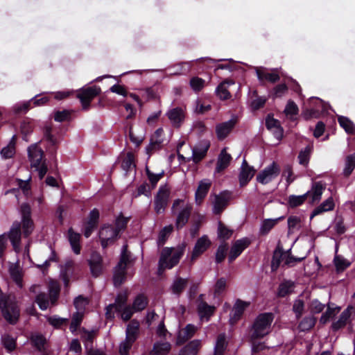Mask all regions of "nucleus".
Instances as JSON below:
<instances>
[{
	"label": "nucleus",
	"instance_id": "1",
	"mask_svg": "<svg viewBox=\"0 0 355 355\" xmlns=\"http://www.w3.org/2000/svg\"><path fill=\"white\" fill-rule=\"evenodd\" d=\"M185 245H180L175 248H165L161 252L159 261V272L165 269H171L178 264L184 254Z\"/></svg>",
	"mask_w": 355,
	"mask_h": 355
},
{
	"label": "nucleus",
	"instance_id": "2",
	"mask_svg": "<svg viewBox=\"0 0 355 355\" xmlns=\"http://www.w3.org/2000/svg\"><path fill=\"white\" fill-rule=\"evenodd\" d=\"M28 152L31 167L38 172L40 178L42 179L47 172V166L43 159V150L37 144H34L28 148Z\"/></svg>",
	"mask_w": 355,
	"mask_h": 355
},
{
	"label": "nucleus",
	"instance_id": "3",
	"mask_svg": "<svg viewBox=\"0 0 355 355\" xmlns=\"http://www.w3.org/2000/svg\"><path fill=\"white\" fill-rule=\"evenodd\" d=\"M28 152L31 167L38 172L40 178L42 179L47 172V166L43 159V150L37 144H34L28 148Z\"/></svg>",
	"mask_w": 355,
	"mask_h": 355
},
{
	"label": "nucleus",
	"instance_id": "4",
	"mask_svg": "<svg viewBox=\"0 0 355 355\" xmlns=\"http://www.w3.org/2000/svg\"><path fill=\"white\" fill-rule=\"evenodd\" d=\"M273 316L271 313H261L257 316L252 329L251 338H263L270 331Z\"/></svg>",
	"mask_w": 355,
	"mask_h": 355
},
{
	"label": "nucleus",
	"instance_id": "5",
	"mask_svg": "<svg viewBox=\"0 0 355 355\" xmlns=\"http://www.w3.org/2000/svg\"><path fill=\"white\" fill-rule=\"evenodd\" d=\"M129 261V256L127 253V245H123L120 261L114 271L113 280L116 286H120L125 280V268Z\"/></svg>",
	"mask_w": 355,
	"mask_h": 355
},
{
	"label": "nucleus",
	"instance_id": "6",
	"mask_svg": "<svg viewBox=\"0 0 355 355\" xmlns=\"http://www.w3.org/2000/svg\"><path fill=\"white\" fill-rule=\"evenodd\" d=\"M184 142L180 143L177 147L178 156L180 160L187 162L192 159L194 162L198 163L201 161L207 154V150L209 147L208 144H205L202 146L196 147L191 150V156H184L181 153L180 148L183 146Z\"/></svg>",
	"mask_w": 355,
	"mask_h": 355
},
{
	"label": "nucleus",
	"instance_id": "7",
	"mask_svg": "<svg viewBox=\"0 0 355 355\" xmlns=\"http://www.w3.org/2000/svg\"><path fill=\"white\" fill-rule=\"evenodd\" d=\"M279 173V166L273 162L257 175V180L262 184H266L277 178Z\"/></svg>",
	"mask_w": 355,
	"mask_h": 355
},
{
	"label": "nucleus",
	"instance_id": "8",
	"mask_svg": "<svg viewBox=\"0 0 355 355\" xmlns=\"http://www.w3.org/2000/svg\"><path fill=\"white\" fill-rule=\"evenodd\" d=\"M31 207L28 204H22L20 207L21 215V225L23 234L24 236H28L33 231L34 224L31 218Z\"/></svg>",
	"mask_w": 355,
	"mask_h": 355
},
{
	"label": "nucleus",
	"instance_id": "9",
	"mask_svg": "<svg viewBox=\"0 0 355 355\" xmlns=\"http://www.w3.org/2000/svg\"><path fill=\"white\" fill-rule=\"evenodd\" d=\"M170 189L166 185L160 187L155 199V209L157 214L162 213L168 200Z\"/></svg>",
	"mask_w": 355,
	"mask_h": 355
},
{
	"label": "nucleus",
	"instance_id": "10",
	"mask_svg": "<svg viewBox=\"0 0 355 355\" xmlns=\"http://www.w3.org/2000/svg\"><path fill=\"white\" fill-rule=\"evenodd\" d=\"M119 234L118 230L111 225H104L99 231V238L103 248L112 243Z\"/></svg>",
	"mask_w": 355,
	"mask_h": 355
},
{
	"label": "nucleus",
	"instance_id": "11",
	"mask_svg": "<svg viewBox=\"0 0 355 355\" xmlns=\"http://www.w3.org/2000/svg\"><path fill=\"white\" fill-rule=\"evenodd\" d=\"M6 236L9 239L15 251L19 252L21 238V224L17 221L14 222L9 232L6 234Z\"/></svg>",
	"mask_w": 355,
	"mask_h": 355
},
{
	"label": "nucleus",
	"instance_id": "12",
	"mask_svg": "<svg viewBox=\"0 0 355 355\" xmlns=\"http://www.w3.org/2000/svg\"><path fill=\"white\" fill-rule=\"evenodd\" d=\"M250 302L237 300L234 304L230 315V322L235 324L243 314L245 310L249 306Z\"/></svg>",
	"mask_w": 355,
	"mask_h": 355
},
{
	"label": "nucleus",
	"instance_id": "13",
	"mask_svg": "<svg viewBox=\"0 0 355 355\" xmlns=\"http://www.w3.org/2000/svg\"><path fill=\"white\" fill-rule=\"evenodd\" d=\"M210 245L211 241L207 236H202L198 239L193 248L191 256V261L193 262L196 260L203 252L207 250Z\"/></svg>",
	"mask_w": 355,
	"mask_h": 355
},
{
	"label": "nucleus",
	"instance_id": "14",
	"mask_svg": "<svg viewBox=\"0 0 355 355\" xmlns=\"http://www.w3.org/2000/svg\"><path fill=\"white\" fill-rule=\"evenodd\" d=\"M100 92V89L97 87H91L83 89L78 95L83 109H87L89 103Z\"/></svg>",
	"mask_w": 355,
	"mask_h": 355
},
{
	"label": "nucleus",
	"instance_id": "15",
	"mask_svg": "<svg viewBox=\"0 0 355 355\" xmlns=\"http://www.w3.org/2000/svg\"><path fill=\"white\" fill-rule=\"evenodd\" d=\"M128 298V294L126 292L121 293L118 295L116 298L115 303L110 304L107 307L106 316L107 318H114L113 311H121L123 306H126L125 303Z\"/></svg>",
	"mask_w": 355,
	"mask_h": 355
},
{
	"label": "nucleus",
	"instance_id": "16",
	"mask_svg": "<svg viewBox=\"0 0 355 355\" xmlns=\"http://www.w3.org/2000/svg\"><path fill=\"white\" fill-rule=\"evenodd\" d=\"M90 271L93 276H99L103 270V259L100 254L93 252L88 259Z\"/></svg>",
	"mask_w": 355,
	"mask_h": 355
},
{
	"label": "nucleus",
	"instance_id": "17",
	"mask_svg": "<svg viewBox=\"0 0 355 355\" xmlns=\"http://www.w3.org/2000/svg\"><path fill=\"white\" fill-rule=\"evenodd\" d=\"M326 185L322 182H315L312 184L311 189L306 193L307 198L311 203L318 202L322 197L323 191L325 190Z\"/></svg>",
	"mask_w": 355,
	"mask_h": 355
},
{
	"label": "nucleus",
	"instance_id": "18",
	"mask_svg": "<svg viewBox=\"0 0 355 355\" xmlns=\"http://www.w3.org/2000/svg\"><path fill=\"white\" fill-rule=\"evenodd\" d=\"M236 123V118H232L227 121L216 125V132L218 139H224L231 132Z\"/></svg>",
	"mask_w": 355,
	"mask_h": 355
},
{
	"label": "nucleus",
	"instance_id": "19",
	"mask_svg": "<svg viewBox=\"0 0 355 355\" xmlns=\"http://www.w3.org/2000/svg\"><path fill=\"white\" fill-rule=\"evenodd\" d=\"M230 199V193L227 192L220 193L218 195L214 196L213 201V212L215 214H218L223 211V210L227 205L228 201Z\"/></svg>",
	"mask_w": 355,
	"mask_h": 355
},
{
	"label": "nucleus",
	"instance_id": "20",
	"mask_svg": "<svg viewBox=\"0 0 355 355\" xmlns=\"http://www.w3.org/2000/svg\"><path fill=\"white\" fill-rule=\"evenodd\" d=\"M166 115L174 127H180L185 117L184 110L181 107H174L169 110Z\"/></svg>",
	"mask_w": 355,
	"mask_h": 355
},
{
	"label": "nucleus",
	"instance_id": "21",
	"mask_svg": "<svg viewBox=\"0 0 355 355\" xmlns=\"http://www.w3.org/2000/svg\"><path fill=\"white\" fill-rule=\"evenodd\" d=\"M211 185V182L207 179L202 180L199 182L195 194V201L197 205H200L202 203L203 199L207 196Z\"/></svg>",
	"mask_w": 355,
	"mask_h": 355
},
{
	"label": "nucleus",
	"instance_id": "22",
	"mask_svg": "<svg viewBox=\"0 0 355 355\" xmlns=\"http://www.w3.org/2000/svg\"><path fill=\"white\" fill-rule=\"evenodd\" d=\"M254 175V169L248 164L245 159H243L239 173V182L241 186L243 187L252 178Z\"/></svg>",
	"mask_w": 355,
	"mask_h": 355
},
{
	"label": "nucleus",
	"instance_id": "23",
	"mask_svg": "<svg viewBox=\"0 0 355 355\" xmlns=\"http://www.w3.org/2000/svg\"><path fill=\"white\" fill-rule=\"evenodd\" d=\"M250 241L247 239H242L236 241L232 245L229 259L230 261L234 260L241 252L249 245Z\"/></svg>",
	"mask_w": 355,
	"mask_h": 355
},
{
	"label": "nucleus",
	"instance_id": "24",
	"mask_svg": "<svg viewBox=\"0 0 355 355\" xmlns=\"http://www.w3.org/2000/svg\"><path fill=\"white\" fill-rule=\"evenodd\" d=\"M354 309L353 306H349L345 310H344L338 319L332 323L331 327L333 330L337 331L344 327L347 324Z\"/></svg>",
	"mask_w": 355,
	"mask_h": 355
},
{
	"label": "nucleus",
	"instance_id": "25",
	"mask_svg": "<svg viewBox=\"0 0 355 355\" xmlns=\"http://www.w3.org/2000/svg\"><path fill=\"white\" fill-rule=\"evenodd\" d=\"M231 159L230 154L227 153L226 148H223L218 157L215 173H220L225 170L229 166Z\"/></svg>",
	"mask_w": 355,
	"mask_h": 355
},
{
	"label": "nucleus",
	"instance_id": "26",
	"mask_svg": "<svg viewBox=\"0 0 355 355\" xmlns=\"http://www.w3.org/2000/svg\"><path fill=\"white\" fill-rule=\"evenodd\" d=\"M196 329L197 328L191 324H187L185 328L180 329L177 338V344L181 345L191 338L194 335Z\"/></svg>",
	"mask_w": 355,
	"mask_h": 355
},
{
	"label": "nucleus",
	"instance_id": "27",
	"mask_svg": "<svg viewBox=\"0 0 355 355\" xmlns=\"http://www.w3.org/2000/svg\"><path fill=\"white\" fill-rule=\"evenodd\" d=\"M266 127L270 130L277 139H280L283 136V129L279 125V122L272 117L268 116L266 121Z\"/></svg>",
	"mask_w": 355,
	"mask_h": 355
},
{
	"label": "nucleus",
	"instance_id": "28",
	"mask_svg": "<svg viewBox=\"0 0 355 355\" xmlns=\"http://www.w3.org/2000/svg\"><path fill=\"white\" fill-rule=\"evenodd\" d=\"M256 73L259 80H268L270 83H275L279 80V76L275 70L272 72H268L263 68H257Z\"/></svg>",
	"mask_w": 355,
	"mask_h": 355
},
{
	"label": "nucleus",
	"instance_id": "29",
	"mask_svg": "<svg viewBox=\"0 0 355 355\" xmlns=\"http://www.w3.org/2000/svg\"><path fill=\"white\" fill-rule=\"evenodd\" d=\"M200 347L201 340H193L181 349L179 355H197Z\"/></svg>",
	"mask_w": 355,
	"mask_h": 355
},
{
	"label": "nucleus",
	"instance_id": "30",
	"mask_svg": "<svg viewBox=\"0 0 355 355\" xmlns=\"http://www.w3.org/2000/svg\"><path fill=\"white\" fill-rule=\"evenodd\" d=\"M191 211V205L186 204L183 205V209L179 213L176 220V226L178 228L182 227L187 223Z\"/></svg>",
	"mask_w": 355,
	"mask_h": 355
},
{
	"label": "nucleus",
	"instance_id": "31",
	"mask_svg": "<svg viewBox=\"0 0 355 355\" xmlns=\"http://www.w3.org/2000/svg\"><path fill=\"white\" fill-rule=\"evenodd\" d=\"M334 207V202L331 197L327 198L326 200H324L320 206L316 207L312 214L311 215V218H313L314 216L325 211H331Z\"/></svg>",
	"mask_w": 355,
	"mask_h": 355
},
{
	"label": "nucleus",
	"instance_id": "32",
	"mask_svg": "<svg viewBox=\"0 0 355 355\" xmlns=\"http://www.w3.org/2000/svg\"><path fill=\"white\" fill-rule=\"evenodd\" d=\"M69 241L71 244V248L74 253L76 254L80 252V235L78 233L74 232L72 229H69L68 232Z\"/></svg>",
	"mask_w": 355,
	"mask_h": 355
},
{
	"label": "nucleus",
	"instance_id": "33",
	"mask_svg": "<svg viewBox=\"0 0 355 355\" xmlns=\"http://www.w3.org/2000/svg\"><path fill=\"white\" fill-rule=\"evenodd\" d=\"M198 309L200 319L208 320L209 317L214 313L215 307L208 305L206 302H201L198 304Z\"/></svg>",
	"mask_w": 355,
	"mask_h": 355
},
{
	"label": "nucleus",
	"instance_id": "34",
	"mask_svg": "<svg viewBox=\"0 0 355 355\" xmlns=\"http://www.w3.org/2000/svg\"><path fill=\"white\" fill-rule=\"evenodd\" d=\"M171 350V344L168 342H157L154 344L151 355H166Z\"/></svg>",
	"mask_w": 355,
	"mask_h": 355
},
{
	"label": "nucleus",
	"instance_id": "35",
	"mask_svg": "<svg viewBox=\"0 0 355 355\" xmlns=\"http://www.w3.org/2000/svg\"><path fill=\"white\" fill-rule=\"evenodd\" d=\"M233 81H225L221 83L216 89V93L218 97L222 100H226L231 97L230 93L228 91L230 85H234Z\"/></svg>",
	"mask_w": 355,
	"mask_h": 355
},
{
	"label": "nucleus",
	"instance_id": "36",
	"mask_svg": "<svg viewBox=\"0 0 355 355\" xmlns=\"http://www.w3.org/2000/svg\"><path fill=\"white\" fill-rule=\"evenodd\" d=\"M139 324L137 321H132L127 327L125 339L130 341H135L139 331Z\"/></svg>",
	"mask_w": 355,
	"mask_h": 355
},
{
	"label": "nucleus",
	"instance_id": "37",
	"mask_svg": "<svg viewBox=\"0 0 355 355\" xmlns=\"http://www.w3.org/2000/svg\"><path fill=\"white\" fill-rule=\"evenodd\" d=\"M227 345L225 334H220L216 339L213 355H224Z\"/></svg>",
	"mask_w": 355,
	"mask_h": 355
},
{
	"label": "nucleus",
	"instance_id": "38",
	"mask_svg": "<svg viewBox=\"0 0 355 355\" xmlns=\"http://www.w3.org/2000/svg\"><path fill=\"white\" fill-rule=\"evenodd\" d=\"M302 227L300 218L296 216H291L288 218V233L293 234L300 230Z\"/></svg>",
	"mask_w": 355,
	"mask_h": 355
},
{
	"label": "nucleus",
	"instance_id": "39",
	"mask_svg": "<svg viewBox=\"0 0 355 355\" xmlns=\"http://www.w3.org/2000/svg\"><path fill=\"white\" fill-rule=\"evenodd\" d=\"M295 285L293 282L285 281L282 282L278 289V295L279 297H285L293 291Z\"/></svg>",
	"mask_w": 355,
	"mask_h": 355
},
{
	"label": "nucleus",
	"instance_id": "40",
	"mask_svg": "<svg viewBox=\"0 0 355 355\" xmlns=\"http://www.w3.org/2000/svg\"><path fill=\"white\" fill-rule=\"evenodd\" d=\"M338 122L340 126L349 134L355 133V125L352 121L345 116H340L338 118Z\"/></svg>",
	"mask_w": 355,
	"mask_h": 355
},
{
	"label": "nucleus",
	"instance_id": "41",
	"mask_svg": "<svg viewBox=\"0 0 355 355\" xmlns=\"http://www.w3.org/2000/svg\"><path fill=\"white\" fill-rule=\"evenodd\" d=\"M282 218H278L275 219H266L264 220L261 225L260 227V232L262 234H268L270 230L278 223L279 220H281Z\"/></svg>",
	"mask_w": 355,
	"mask_h": 355
},
{
	"label": "nucleus",
	"instance_id": "42",
	"mask_svg": "<svg viewBox=\"0 0 355 355\" xmlns=\"http://www.w3.org/2000/svg\"><path fill=\"white\" fill-rule=\"evenodd\" d=\"M147 304V298L144 295H139L135 299L132 307L135 311H140L146 308Z\"/></svg>",
	"mask_w": 355,
	"mask_h": 355
},
{
	"label": "nucleus",
	"instance_id": "43",
	"mask_svg": "<svg viewBox=\"0 0 355 355\" xmlns=\"http://www.w3.org/2000/svg\"><path fill=\"white\" fill-rule=\"evenodd\" d=\"M340 311V307L339 306L331 307L330 306H329L325 313H323L322 315L321 316L320 322L322 323H326L331 318H334L336 315H337Z\"/></svg>",
	"mask_w": 355,
	"mask_h": 355
},
{
	"label": "nucleus",
	"instance_id": "44",
	"mask_svg": "<svg viewBox=\"0 0 355 355\" xmlns=\"http://www.w3.org/2000/svg\"><path fill=\"white\" fill-rule=\"evenodd\" d=\"M121 166L125 171H128L135 167L134 164V155L132 153H128L124 155Z\"/></svg>",
	"mask_w": 355,
	"mask_h": 355
},
{
	"label": "nucleus",
	"instance_id": "45",
	"mask_svg": "<svg viewBox=\"0 0 355 355\" xmlns=\"http://www.w3.org/2000/svg\"><path fill=\"white\" fill-rule=\"evenodd\" d=\"M60 292V286L56 281L51 280L49 282V295L51 304L56 301Z\"/></svg>",
	"mask_w": 355,
	"mask_h": 355
},
{
	"label": "nucleus",
	"instance_id": "46",
	"mask_svg": "<svg viewBox=\"0 0 355 355\" xmlns=\"http://www.w3.org/2000/svg\"><path fill=\"white\" fill-rule=\"evenodd\" d=\"M32 344L40 351L44 349L46 338L41 334H33L31 337Z\"/></svg>",
	"mask_w": 355,
	"mask_h": 355
},
{
	"label": "nucleus",
	"instance_id": "47",
	"mask_svg": "<svg viewBox=\"0 0 355 355\" xmlns=\"http://www.w3.org/2000/svg\"><path fill=\"white\" fill-rule=\"evenodd\" d=\"M9 270L12 279L16 282L19 287H22L21 272L20 269L17 266L12 265L10 267Z\"/></svg>",
	"mask_w": 355,
	"mask_h": 355
},
{
	"label": "nucleus",
	"instance_id": "48",
	"mask_svg": "<svg viewBox=\"0 0 355 355\" xmlns=\"http://www.w3.org/2000/svg\"><path fill=\"white\" fill-rule=\"evenodd\" d=\"M161 140L156 139L155 140H150V144L146 147V153L147 155V159H149L150 155L154 153L160 148Z\"/></svg>",
	"mask_w": 355,
	"mask_h": 355
},
{
	"label": "nucleus",
	"instance_id": "49",
	"mask_svg": "<svg viewBox=\"0 0 355 355\" xmlns=\"http://www.w3.org/2000/svg\"><path fill=\"white\" fill-rule=\"evenodd\" d=\"M196 104L195 112L198 114H205L211 108L209 103L201 100H197Z\"/></svg>",
	"mask_w": 355,
	"mask_h": 355
},
{
	"label": "nucleus",
	"instance_id": "50",
	"mask_svg": "<svg viewBox=\"0 0 355 355\" xmlns=\"http://www.w3.org/2000/svg\"><path fill=\"white\" fill-rule=\"evenodd\" d=\"M355 167V155H350L347 157L345 160V166L344 168V173L345 175H349L352 173Z\"/></svg>",
	"mask_w": 355,
	"mask_h": 355
},
{
	"label": "nucleus",
	"instance_id": "51",
	"mask_svg": "<svg viewBox=\"0 0 355 355\" xmlns=\"http://www.w3.org/2000/svg\"><path fill=\"white\" fill-rule=\"evenodd\" d=\"M187 280L185 279L179 278L176 279L172 285V291L173 293L179 294L185 288Z\"/></svg>",
	"mask_w": 355,
	"mask_h": 355
},
{
	"label": "nucleus",
	"instance_id": "52",
	"mask_svg": "<svg viewBox=\"0 0 355 355\" xmlns=\"http://www.w3.org/2000/svg\"><path fill=\"white\" fill-rule=\"evenodd\" d=\"M334 261L337 270H344L350 265V262L348 260L338 255L335 256Z\"/></svg>",
	"mask_w": 355,
	"mask_h": 355
},
{
	"label": "nucleus",
	"instance_id": "53",
	"mask_svg": "<svg viewBox=\"0 0 355 355\" xmlns=\"http://www.w3.org/2000/svg\"><path fill=\"white\" fill-rule=\"evenodd\" d=\"M173 227L171 225L164 227L159 234L157 243L159 245L164 244L166 239L171 233Z\"/></svg>",
	"mask_w": 355,
	"mask_h": 355
},
{
	"label": "nucleus",
	"instance_id": "54",
	"mask_svg": "<svg viewBox=\"0 0 355 355\" xmlns=\"http://www.w3.org/2000/svg\"><path fill=\"white\" fill-rule=\"evenodd\" d=\"M311 154V148L306 147L304 150H302L298 155L299 163L302 165L306 166L309 161Z\"/></svg>",
	"mask_w": 355,
	"mask_h": 355
},
{
	"label": "nucleus",
	"instance_id": "55",
	"mask_svg": "<svg viewBox=\"0 0 355 355\" xmlns=\"http://www.w3.org/2000/svg\"><path fill=\"white\" fill-rule=\"evenodd\" d=\"M297 112V105L293 101H289L284 110L286 115L290 118H293Z\"/></svg>",
	"mask_w": 355,
	"mask_h": 355
},
{
	"label": "nucleus",
	"instance_id": "56",
	"mask_svg": "<svg viewBox=\"0 0 355 355\" xmlns=\"http://www.w3.org/2000/svg\"><path fill=\"white\" fill-rule=\"evenodd\" d=\"M307 198L306 193L301 196H291L288 198L289 205L295 207L301 205Z\"/></svg>",
	"mask_w": 355,
	"mask_h": 355
},
{
	"label": "nucleus",
	"instance_id": "57",
	"mask_svg": "<svg viewBox=\"0 0 355 355\" xmlns=\"http://www.w3.org/2000/svg\"><path fill=\"white\" fill-rule=\"evenodd\" d=\"M315 320L313 317L304 318L299 324V328L302 331H307L315 325Z\"/></svg>",
	"mask_w": 355,
	"mask_h": 355
},
{
	"label": "nucleus",
	"instance_id": "58",
	"mask_svg": "<svg viewBox=\"0 0 355 355\" xmlns=\"http://www.w3.org/2000/svg\"><path fill=\"white\" fill-rule=\"evenodd\" d=\"M83 314L84 313H83L82 312L76 311L73 315L71 323L70 325V329L72 332L75 331L77 329L78 327L80 325L83 318Z\"/></svg>",
	"mask_w": 355,
	"mask_h": 355
},
{
	"label": "nucleus",
	"instance_id": "59",
	"mask_svg": "<svg viewBox=\"0 0 355 355\" xmlns=\"http://www.w3.org/2000/svg\"><path fill=\"white\" fill-rule=\"evenodd\" d=\"M87 304V300L81 296L76 297L74 300V305L77 310V312H82L83 313H84V310Z\"/></svg>",
	"mask_w": 355,
	"mask_h": 355
},
{
	"label": "nucleus",
	"instance_id": "60",
	"mask_svg": "<svg viewBox=\"0 0 355 355\" xmlns=\"http://www.w3.org/2000/svg\"><path fill=\"white\" fill-rule=\"evenodd\" d=\"M205 85V80L198 77H193L190 80L191 87L196 92L201 90Z\"/></svg>",
	"mask_w": 355,
	"mask_h": 355
},
{
	"label": "nucleus",
	"instance_id": "61",
	"mask_svg": "<svg viewBox=\"0 0 355 355\" xmlns=\"http://www.w3.org/2000/svg\"><path fill=\"white\" fill-rule=\"evenodd\" d=\"M15 153V145L12 143H10L7 146L4 147L1 151V156L5 159L12 157Z\"/></svg>",
	"mask_w": 355,
	"mask_h": 355
},
{
	"label": "nucleus",
	"instance_id": "62",
	"mask_svg": "<svg viewBox=\"0 0 355 355\" xmlns=\"http://www.w3.org/2000/svg\"><path fill=\"white\" fill-rule=\"evenodd\" d=\"M134 341L128 340L125 339L119 346L120 355H129V351L132 347Z\"/></svg>",
	"mask_w": 355,
	"mask_h": 355
},
{
	"label": "nucleus",
	"instance_id": "63",
	"mask_svg": "<svg viewBox=\"0 0 355 355\" xmlns=\"http://www.w3.org/2000/svg\"><path fill=\"white\" fill-rule=\"evenodd\" d=\"M2 342L4 347L9 351H12L16 346L15 340L10 336L5 335L2 337Z\"/></svg>",
	"mask_w": 355,
	"mask_h": 355
},
{
	"label": "nucleus",
	"instance_id": "64",
	"mask_svg": "<svg viewBox=\"0 0 355 355\" xmlns=\"http://www.w3.org/2000/svg\"><path fill=\"white\" fill-rule=\"evenodd\" d=\"M36 302L42 310H46L49 306V301L44 293H40L36 297Z\"/></svg>",
	"mask_w": 355,
	"mask_h": 355
}]
</instances>
